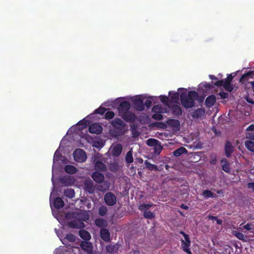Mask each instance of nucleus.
Here are the masks:
<instances>
[{"label": "nucleus", "instance_id": "1", "mask_svg": "<svg viewBox=\"0 0 254 254\" xmlns=\"http://www.w3.org/2000/svg\"><path fill=\"white\" fill-rule=\"evenodd\" d=\"M62 141L61 144L63 143ZM61 146L56 150L55 153L53 158V165L52 167V183L53 185V191L51 193L50 202V206L52 210L53 216L58 220V221L63 225H67L70 228H82L84 227V224L83 221H85L89 219V215L85 211L77 210L75 212L68 213L65 214L64 217L61 215L59 211L57 209L54 210L53 206L59 209L63 207L64 202L60 197H57L53 201L52 199V196L53 195V191L55 188L54 181V176L56 171L59 169L61 167V164H65L67 163V160L65 157L62 156L60 152Z\"/></svg>", "mask_w": 254, "mask_h": 254}, {"label": "nucleus", "instance_id": "2", "mask_svg": "<svg viewBox=\"0 0 254 254\" xmlns=\"http://www.w3.org/2000/svg\"><path fill=\"white\" fill-rule=\"evenodd\" d=\"M179 92H181L180 98L181 103L186 108L192 107L194 105V100L198 98V94L195 91L187 92L184 88H179L178 92L170 91L169 95L171 102L178 103L179 100Z\"/></svg>", "mask_w": 254, "mask_h": 254}, {"label": "nucleus", "instance_id": "3", "mask_svg": "<svg viewBox=\"0 0 254 254\" xmlns=\"http://www.w3.org/2000/svg\"><path fill=\"white\" fill-rule=\"evenodd\" d=\"M125 100H127L126 97L117 98L113 102L112 104L113 106L119 105L118 107L119 115L125 120L133 122L135 119V116L134 114L129 111L130 104Z\"/></svg>", "mask_w": 254, "mask_h": 254}, {"label": "nucleus", "instance_id": "4", "mask_svg": "<svg viewBox=\"0 0 254 254\" xmlns=\"http://www.w3.org/2000/svg\"><path fill=\"white\" fill-rule=\"evenodd\" d=\"M146 97V95H139L134 96H127V100L132 102L134 107L137 111H141L144 109L143 100Z\"/></svg>", "mask_w": 254, "mask_h": 254}, {"label": "nucleus", "instance_id": "5", "mask_svg": "<svg viewBox=\"0 0 254 254\" xmlns=\"http://www.w3.org/2000/svg\"><path fill=\"white\" fill-rule=\"evenodd\" d=\"M88 118V117H87L83 120L79 122L76 125L71 127L68 129L67 133H77L80 130L86 128V126L90 123Z\"/></svg>", "mask_w": 254, "mask_h": 254}, {"label": "nucleus", "instance_id": "6", "mask_svg": "<svg viewBox=\"0 0 254 254\" xmlns=\"http://www.w3.org/2000/svg\"><path fill=\"white\" fill-rule=\"evenodd\" d=\"M74 159L78 162H84L87 159L86 154L81 149H76L73 153Z\"/></svg>", "mask_w": 254, "mask_h": 254}, {"label": "nucleus", "instance_id": "7", "mask_svg": "<svg viewBox=\"0 0 254 254\" xmlns=\"http://www.w3.org/2000/svg\"><path fill=\"white\" fill-rule=\"evenodd\" d=\"M123 150L122 145L120 144H113L110 148L109 153L113 156H119Z\"/></svg>", "mask_w": 254, "mask_h": 254}, {"label": "nucleus", "instance_id": "8", "mask_svg": "<svg viewBox=\"0 0 254 254\" xmlns=\"http://www.w3.org/2000/svg\"><path fill=\"white\" fill-rule=\"evenodd\" d=\"M181 234H182L184 237V240H182V247L185 252L189 254H190L191 252L189 249L190 242L189 236L183 232H181Z\"/></svg>", "mask_w": 254, "mask_h": 254}, {"label": "nucleus", "instance_id": "9", "mask_svg": "<svg viewBox=\"0 0 254 254\" xmlns=\"http://www.w3.org/2000/svg\"><path fill=\"white\" fill-rule=\"evenodd\" d=\"M152 205L142 204L139 206V208L141 210H144L143 215L144 217L147 219H152L154 217V214L150 211H147Z\"/></svg>", "mask_w": 254, "mask_h": 254}, {"label": "nucleus", "instance_id": "10", "mask_svg": "<svg viewBox=\"0 0 254 254\" xmlns=\"http://www.w3.org/2000/svg\"><path fill=\"white\" fill-rule=\"evenodd\" d=\"M104 200L105 203L110 206H113L116 203V197L111 192L107 193L104 196Z\"/></svg>", "mask_w": 254, "mask_h": 254}, {"label": "nucleus", "instance_id": "11", "mask_svg": "<svg viewBox=\"0 0 254 254\" xmlns=\"http://www.w3.org/2000/svg\"><path fill=\"white\" fill-rule=\"evenodd\" d=\"M83 137L85 138V139L90 144H92L94 147L96 148L102 147V142L100 139L94 140V139L89 136L88 134L85 135Z\"/></svg>", "mask_w": 254, "mask_h": 254}, {"label": "nucleus", "instance_id": "12", "mask_svg": "<svg viewBox=\"0 0 254 254\" xmlns=\"http://www.w3.org/2000/svg\"><path fill=\"white\" fill-rule=\"evenodd\" d=\"M101 157V155L100 154H97L96 155V157L95 158V159L94 160V162H95V169L96 170H100L102 171H105L106 169V167L105 165L101 162V161L96 160V159H100Z\"/></svg>", "mask_w": 254, "mask_h": 254}, {"label": "nucleus", "instance_id": "13", "mask_svg": "<svg viewBox=\"0 0 254 254\" xmlns=\"http://www.w3.org/2000/svg\"><path fill=\"white\" fill-rule=\"evenodd\" d=\"M80 246L81 248L85 251L88 254H94L92 250V245L91 243L83 241L81 243Z\"/></svg>", "mask_w": 254, "mask_h": 254}, {"label": "nucleus", "instance_id": "14", "mask_svg": "<svg viewBox=\"0 0 254 254\" xmlns=\"http://www.w3.org/2000/svg\"><path fill=\"white\" fill-rule=\"evenodd\" d=\"M90 132L95 134H100L102 131V127L98 124H94L89 127Z\"/></svg>", "mask_w": 254, "mask_h": 254}, {"label": "nucleus", "instance_id": "15", "mask_svg": "<svg viewBox=\"0 0 254 254\" xmlns=\"http://www.w3.org/2000/svg\"><path fill=\"white\" fill-rule=\"evenodd\" d=\"M168 127H172L173 130H177L179 129L180 122L177 120L170 119L166 122Z\"/></svg>", "mask_w": 254, "mask_h": 254}, {"label": "nucleus", "instance_id": "16", "mask_svg": "<svg viewBox=\"0 0 254 254\" xmlns=\"http://www.w3.org/2000/svg\"><path fill=\"white\" fill-rule=\"evenodd\" d=\"M215 85L217 86H222L227 91L231 92L233 90V87L231 85H229L225 80H221L217 81L215 83Z\"/></svg>", "mask_w": 254, "mask_h": 254}, {"label": "nucleus", "instance_id": "17", "mask_svg": "<svg viewBox=\"0 0 254 254\" xmlns=\"http://www.w3.org/2000/svg\"><path fill=\"white\" fill-rule=\"evenodd\" d=\"M84 189L90 193H93L94 187L91 180H86L84 182Z\"/></svg>", "mask_w": 254, "mask_h": 254}, {"label": "nucleus", "instance_id": "18", "mask_svg": "<svg viewBox=\"0 0 254 254\" xmlns=\"http://www.w3.org/2000/svg\"><path fill=\"white\" fill-rule=\"evenodd\" d=\"M254 73V71H249L247 73L244 74L241 77L240 82H241L242 84L246 85V83L248 81L249 79L250 78H253L252 75Z\"/></svg>", "mask_w": 254, "mask_h": 254}, {"label": "nucleus", "instance_id": "19", "mask_svg": "<svg viewBox=\"0 0 254 254\" xmlns=\"http://www.w3.org/2000/svg\"><path fill=\"white\" fill-rule=\"evenodd\" d=\"M62 182L65 186H71L74 184L75 180L73 177L67 176L63 178Z\"/></svg>", "mask_w": 254, "mask_h": 254}, {"label": "nucleus", "instance_id": "20", "mask_svg": "<svg viewBox=\"0 0 254 254\" xmlns=\"http://www.w3.org/2000/svg\"><path fill=\"white\" fill-rule=\"evenodd\" d=\"M92 178L97 183H101L104 179V175L98 172H94L92 174Z\"/></svg>", "mask_w": 254, "mask_h": 254}, {"label": "nucleus", "instance_id": "21", "mask_svg": "<svg viewBox=\"0 0 254 254\" xmlns=\"http://www.w3.org/2000/svg\"><path fill=\"white\" fill-rule=\"evenodd\" d=\"M100 235L104 241L108 242L110 240V233L107 229H101L100 230Z\"/></svg>", "mask_w": 254, "mask_h": 254}, {"label": "nucleus", "instance_id": "22", "mask_svg": "<svg viewBox=\"0 0 254 254\" xmlns=\"http://www.w3.org/2000/svg\"><path fill=\"white\" fill-rule=\"evenodd\" d=\"M216 102L215 95H212L208 96L205 100V104L207 107H210L214 105Z\"/></svg>", "mask_w": 254, "mask_h": 254}, {"label": "nucleus", "instance_id": "23", "mask_svg": "<svg viewBox=\"0 0 254 254\" xmlns=\"http://www.w3.org/2000/svg\"><path fill=\"white\" fill-rule=\"evenodd\" d=\"M154 113H164L167 112L166 107H163L161 105H157L154 106L152 109Z\"/></svg>", "mask_w": 254, "mask_h": 254}, {"label": "nucleus", "instance_id": "24", "mask_svg": "<svg viewBox=\"0 0 254 254\" xmlns=\"http://www.w3.org/2000/svg\"><path fill=\"white\" fill-rule=\"evenodd\" d=\"M112 125L115 127L122 128L124 127V122L119 118H116L112 122Z\"/></svg>", "mask_w": 254, "mask_h": 254}, {"label": "nucleus", "instance_id": "25", "mask_svg": "<svg viewBox=\"0 0 254 254\" xmlns=\"http://www.w3.org/2000/svg\"><path fill=\"white\" fill-rule=\"evenodd\" d=\"M205 111L201 108L197 109L194 111L192 113V117L195 118H201L204 114Z\"/></svg>", "mask_w": 254, "mask_h": 254}, {"label": "nucleus", "instance_id": "26", "mask_svg": "<svg viewBox=\"0 0 254 254\" xmlns=\"http://www.w3.org/2000/svg\"><path fill=\"white\" fill-rule=\"evenodd\" d=\"M79 233L80 237L82 239H83L86 241H88V240H90L91 238V236H90L89 233L84 230H80L79 231Z\"/></svg>", "mask_w": 254, "mask_h": 254}, {"label": "nucleus", "instance_id": "27", "mask_svg": "<svg viewBox=\"0 0 254 254\" xmlns=\"http://www.w3.org/2000/svg\"><path fill=\"white\" fill-rule=\"evenodd\" d=\"M187 150L184 147H181L173 151V154L176 157H179L184 153H187Z\"/></svg>", "mask_w": 254, "mask_h": 254}, {"label": "nucleus", "instance_id": "28", "mask_svg": "<svg viewBox=\"0 0 254 254\" xmlns=\"http://www.w3.org/2000/svg\"><path fill=\"white\" fill-rule=\"evenodd\" d=\"M64 171L67 174H73L76 172L77 169L72 165H66L64 167Z\"/></svg>", "mask_w": 254, "mask_h": 254}, {"label": "nucleus", "instance_id": "29", "mask_svg": "<svg viewBox=\"0 0 254 254\" xmlns=\"http://www.w3.org/2000/svg\"><path fill=\"white\" fill-rule=\"evenodd\" d=\"M233 151V147L231 143L227 142L225 145V153L227 157L230 156L231 154Z\"/></svg>", "mask_w": 254, "mask_h": 254}, {"label": "nucleus", "instance_id": "30", "mask_svg": "<svg viewBox=\"0 0 254 254\" xmlns=\"http://www.w3.org/2000/svg\"><path fill=\"white\" fill-rule=\"evenodd\" d=\"M245 144L249 150L254 152V142L251 140H247L245 142Z\"/></svg>", "mask_w": 254, "mask_h": 254}, {"label": "nucleus", "instance_id": "31", "mask_svg": "<svg viewBox=\"0 0 254 254\" xmlns=\"http://www.w3.org/2000/svg\"><path fill=\"white\" fill-rule=\"evenodd\" d=\"M221 165L222 166L223 170L225 172L227 173H229L230 172V168L226 159H223L221 160Z\"/></svg>", "mask_w": 254, "mask_h": 254}, {"label": "nucleus", "instance_id": "32", "mask_svg": "<svg viewBox=\"0 0 254 254\" xmlns=\"http://www.w3.org/2000/svg\"><path fill=\"white\" fill-rule=\"evenodd\" d=\"M172 111L174 114L179 115L182 114V109L178 105H174L172 107Z\"/></svg>", "mask_w": 254, "mask_h": 254}, {"label": "nucleus", "instance_id": "33", "mask_svg": "<svg viewBox=\"0 0 254 254\" xmlns=\"http://www.w3.org/2000/svg\"><path fill=\"white\" fill-rule=\"evenodd\" d=\"M133 160L132 151L131 149L126 154V161L127 163H130L133 162Z\"/></svg>", "mask_w": 254, "mask_h": 254}, {"label": "nucleus", "instance_id": "34", "mask_svg": "<svg viewBox=\"0 0 254 254\" xmlns=\"http://www.w3.org/2000/svg\"><path fill=\"white\" fill-rule=\"evenodd\" d=\"M64 194L69 198H72L74 196V191L71 189H66L64 191Z\"/></svg>", "mask_w": 254, "mask_h": 254}, {"label": "nucleus", "instance_id": "35", "mask_svg": "<svg viewBox=\"0 0 254 254\" xmlns=\"http://www.w3.org/2000/svg\"><path fill=\"white\" fill-rule=\"evenodd\" d=\"M95 224L97 226L102 227L106 226L107 222L103 219L99 218L95 220Z\"/></svg>", "mask_w": 254, "mask_h": 254}, {"label": "nucleus", "instance_id": "36", "mask_svg": "<svg viewBox=\"0 0 254 254\" xmlns=\"http://www.w3.org/2000/svg\"><path fill=\"white\" fill-rule=\"evenodd\" d=\"M146 97L145 99H146V101H145L144 105L147 107H149L151 106L152 104V100H153L154 98H156L157 97L155 96H148L146 95Z\"/></svg>", "mask_w": 254, "mask_h": 254}, {"label": "nucleus", "instance_id": "37", "mask_svg": "<svg viewBox=\"0 0 254 254\" xmlns=\"http://www.w3.org/2000/svg\"><path fill=\"white\" fill-rule=\"evenodd\" d=\"M232 234L239 240L246 241L245 237L243 233L236 231H233Z\"/></svg>", "mask_w": 254, "mask_h": 254}, {"label": "nucleus", "instance_id": "38", "mask_svg": "<svg viewBox=\"0 0 254 254\" xmlns=\"http://www.w3.org/2000/svg\"><path fill=\"white\" fill-rule=\"evenodd\" d=\"M161 101L166 105L170 106L169 104V98L166 96L160 95L159 96Z\"/></svg>", "mask_w": 254, "mask_h": 254}, {"label": "nucleus", "instance_id": "39", "mask_svg": "<svg viewBox=\"0 0 254 254\" xmlns=\"http://www.w3.org/2000/svg\"><path fill=\"white\" fill-rule=\"evenodd\" d=\"M236 75V72L231 73L227 76L226 79H225L226 82L227 83H228L229 85H231L230 83H231V81L232 80L233 78H234V77Z\"/></svg>", "mask_w": 254, "mask_h": 254}, {"label": "nucleus", "instance_id": "40", "mask_svg": "<svg viewBox=\"0 0 254 254\" xmlns=\"http://www.w3.org/2000/svg\"><path fill=\"white\" fill-rule=\"evenodd\" d=\"M145 164L146 168L150 170H157V167L155 165L152 164L147 161H145Z\"/></svg>", "mask_w": 254, "mask_h": 254}, {"label": "nucleus", "instance_id": "41", "mask_svg": "<svg viewBox=\"0 0 254 254\" xmlns=\"http://www.w3.org/2000/svg\"><path fill=\"white\" fill-rule=\"evenodd\" d=\"M157 140L155 139L150 138L147 140V144L149 146H153L157 144Z\"/></svg>", "mask_w": 254, "mask_h": 254}, {"label": "nucleus", "instance_id": "42", "mask_svg": "<svg viewBox=\"0 0 254 254\" xmlns=\"http://www.w3.org/2000/svg\"><path fill=\"white\" fill-rule=\"evenodd\" d=\"M203 195L204 196L205 198H212L214 197L212 193L210 190H205L204 191H203Z\"/></svg>", "mask_w": 254, "mask_h": 254}, {"label": "nucleus", "instance_id": "43", "mask_svg": "<svg viewBox=\"0 0 254 254\" xmlns=\"http://www.w3.org/2000/svg\"><path fill=\"white\" fill-rule=\"evenodd\" d=\"M65 240H67L69 242H74L75 241V237L72 234H68L66 235L64 239H63V241L64 243Z\"/></svg>", "mask_w": 254, "mask_h": 254}, {"label": "nucleus", "instance_id": "44", "mask_svg": "<svg viewBox=\"0 0 254 254\" xmlns=\"http://www.w3.org/2000/svg\"><path fill=\"white\" fill-rule=\"evenodd\" d=\"M115 114L112 111H108L106 113L105 117L106 119H111L114 117Z\"/></svg>", "mask_w": 254, "mask_h": 254}, {"label": "nucleus", "instance_id": "45", "mask_svg": "<svg viewBox=\"0 0 254 254\" xmlns=\"http://www.w3.org/2000/svg\"><path fill=\"white\" fill-rule=\"evenodd\" d=\"M107 211V209L105 206H101L99 208V213L101 216H104Z\"/></svg>", "mask_w": 254, "mask_h": 254}, {"label": "nucleus", "instance_id": "46", "mask_svg": "<svg viewBox=\"0 0 254 254\" xmlns=\"http://www.w3.org/2000/svg\"><path fill=\"white\" fill-rule=\"evenodd\" d=\"M106 109L102 107V106H100L99 108L97 109L95 111V113L96 114H99L101 115H103L106 111Z\"/></svg>", "mask_w": 254, "mask_h": 254}, {"label": "nucleus", "instance_id": "47", "mask_svg": "<svg viewBox=\"0 0 254 254\" xmlns=\"http://www.w3.org/2000/svg\"><path fill=\"white\" fill-rule=\"evenodd\" d=\"M161 114L162 113H154L152 116V118L155 120H161L163 119V116Z\"/></svg>", "mask_w": 254, "mask_h": 254}, {"label": "nucleus", "instance_id": "48", "mask_svg": "<svg viewBox=\"0 0 254 254\" xmlns=\"http://www.w3.org/2000/svg\"><path fill=\"white\" fill-rule=\"evenodd\" d=\"M155 153L159 154L162 149V147L159 144H157L154 146Z\"/></svg>", "mask_w": 254, "mask_h": 254}, {"label": "nucleus", "instance_id": "49", "mask_svg": "<svg viewBox=\"0 0 254 254\" xmlns=\"http://www.w3.org/2000/svg\"><path fill=\"white\" fill-rule=\"evenodd\" d=\"M115 248V246L111 245L107 246L106 250L108 253L112 254L114 252Z\"/></svg>", "mask_w": 254, "mask_h": 254}, {"label": "nucleus", "instance_id": "50", "mask_svg": "<svg viewBox=\"0 0 254 254\" xmlns=\"http://www.w3.org/2000/svg\"><path fill=\"white\" fill-rule=\"evenodd\" d=\"M55 232H56L58 237L60 238V239L62 242V243L63 244H64V242L63 241L62 237H61V234H62V230H57V229H55Z\"/></svg>", "mask_w": 254, "mask_h": 254}, {"label": "nucleus", "instance_id": "51", "mask_svg": "<svg viewBox=\"0 0 254 254\" xmlns=\"http://www.w3.org/2000/svg\"><path fill=\"white\" fill-rule=\"evenodd\" d=\"M246 136L247 138L254 140V133L248 132L246 133Z\"/></svg>", "mask_w": 254, "mask_h": 254}, {"label": "nucleus", "instance_id": "52", "mask_svg": "<svg viewBox=\"0 0 254 254\" xmlns=\"http://www.w3.org/2000/svg\"><path fill=\"white\" fill-rule=\"evenodd\" d=\"M244 228L247 230H251L253 228V225L252 224L248 223L244 226Z\"/></svg>", "mask_w": 254, "mask_h": 254}, {"label": "nucleus", "instance_id": "53", "mask_svg": "<svg viewBox=\"0 0 254 254\" xmlns=\"http://www.w3.org/2000/svg\"><path fill=\"white\" fill-rule=\"evenodd\" d=\"M222 99H225L228 97V94L224 92H221L219 94Z\"/></svg>", "mask_w": 254, "mask_h": 254}, {"label": "nucleus", "instance_id": "54", "mask_svg": "<svg viewBox=\"0 0 254 254\" xmlns=\"http://www.w3.org/2000/svg\"><path fill=\"white\" fill-rule=\"evenodd\" d=\"M254 130V125H251L247 128V131H253Z\"/></svg>", "mask_w": 254, "mask_h": 254}, {"label": "nucleus", "instance_id": "55", "mask_svg": "<svg viewBox=\"0 0 254 254\" xmlns=\"http://www.w3.org/2000/svg\"><path fill=\"white\" fill-rule=\"evenodd\" d=\"M248 188L254 190V183H250L248 184Z\"/></svg>", "mask_w": 254, "mask_h": 254}, {"label": "nucleus", "instance_id": "56", "mask_svg": "<svg viewBox=\"0 0 254 254\" xmlns=\"http://www.w3.org/2000/svg\"><path fill=\"white\" fill-rule=\"evenodd\" d=\"M216 162V156L214 155L213 158L210 161V163L212 164H214Z\"/></svg>", "mask_w": 254, "mask_h": 254}, {"label": "nucleus", "instance_id": "57", "mask_svg": "<svg viewBox=\"0 0 254 254\" xmlns=\"http://www.w3.org/2000/svg\"><path fill=\"white\" fill-rule=\"evenodd\" d=\"M208 219L212 220V221H216L217 219L216 217L212 216H209L208 217Z\"/></svg>", "mask_w": 254, "mask_h": 254}, {"label": "nucleus", "instance_id": "58", "mask_svg": "<svg viewBox=\"0 0 254 254\" xmlns=\"http://www.w3.org/2000/svg\"><path fill=\"white\" fill-rule=\"evenodd\" d=\"M203 85H204V86L206 88H210V85L209 84H208L207 83H205L204 84H203Z\"/></svg>", "mask_w": 254, "mask_h": 254}, {"label": "nucleus", "instance_id": "59", "mask_svg": "<svg viewBox=\"0 0 254 254\" xmlns=\"http://www.w3.org/2000/svg\"><path fill=\"white\" fill-rule=\"evenodd\" d=\"M209 77L211 79H215V80L217 79V78L215 76H214V75H209Z\"/></svg>", "mask_w": 254, "mask_h": 254}, {"label": "nucleus", "instance_id": "60", "mask_svg": "<svg viewBox=\"0 0 254 254\" xmlns=\"http://www.w3.org/2000/svg\"><path fill=\"white\" fill-rule=\"evenodd\" d=\"M216 221L217 223L218 224H222V221L221 219H217Z\"/></svg>", "mask_w": 254, "mask_h": 254}, {"label": "nucleus", "instance_id": "61", "mask_svg": "<svg viewBox=\"0 0 254 254\" xmlns=\"http://www.w3.org/2000/svg\"><path fill=\"white\" fill-rule=\"evenodd\" d=\"M250 84L253 88V92H254V81L251 82Z\"/></svg>", "mask_w": 254, "mask_h": 254}, {"label": "nucleus", "instance_id": "62", "mask_svg": "<svg viewBox=\"0 0 254 254\" xmlns=\"http://www.w3.org/2000/svg\"><path fill=\"white\" fill-rule=\"evenodd\" d=\"M181 207L182 208H184V209H187L188 208V206H187V205H185L184 204H183L181 205Z\"/></svg>", "mask_w": 254, "mask_h": 254}, {"label": "nucleus", "instance_id": "63", "mask_svg": "<svg viewBox=\"0 0 254 254\" xmlns=\"http://www.w3.org/2000/svg\"><path fill=\"white\" fill-rule=\"evenodd\" d=\"M106 189H108L109 188V185L108 183H106Z\"/></svg>", "mask_w": 254, "mask_h": 254}, {"label": "nucleus", "instance_id": "64", "mask_svg": "<svg viewBox=\"0 0 254 254\" xmlns=\"http://www.w3.org/2000/svg\"><path fill=\"white\" fill-rule=\"evenodd\" d=\"M221 192H222V191H221V190H219V191H217V192H218V193H221Z\"/></svg>", "mask_w": 254, "mask_h": 254}]
</instances>
